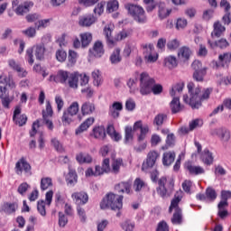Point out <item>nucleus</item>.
Returning a JSON list of instances; mask_svg holds the SVG:
<instances>
[{
	"instance_id": "obj_56",
	"label": "nucleus",
	"mask_w": 231,
	"mask_h": 231,
	"mask_svg": "<svg viewBox=\"0 0 231 231\" xmlns=\"http://www.w3.org/2000/svg\"><path fill=\"white\" fill-rule=\"evenodd\" d=\"M8 64L12 69L14 71H17V73H21L23 71V68H21V65H19L17 62L14 61V60H9Z\"/></svg>"
},
{
	"instance_id": "obj_8",
	"label": "nucleus",
	"mask_w": 231,
	"mask_h": 231,
	"mask_svg": "<svg viewBox=\"0 0 231 231\" xmlns=\"http://www.w3.org/2000/svg\"><path fill=\"white\" fill-rule=\"evenodd\" d=\"M154 79L149 77V74L143 72L140 75V93L141 95H149L152 92V86H154Z\"/></svg>"
},
{
	"instance_id": "obj_5",
	"label": "nucleus",
	"mask_w": 231,
	"mask_h": 231,
	"mask_svg": "<svg viewBox=\"0 0 231 231\" xmlns=\"http://www.w3.org/2000/svg\"><path fill=\"white\" fill-rule=\"evenodd\" d=\"M181 198H183V191L179 190L175 193L173 199L171 200L169 211L172 212V208H175V212L171 218V223L173 225H180L181 224V208L178 207L180 201H181Z\"/></svg>"
},
{
	"instance_id": "obj_55",
	"label": "nucleus",
	"mask_w": 231,
	"mask_h": 231,
	"mask_svg": "<svg viewBox=\"0 0 231 231\" xmlns=\"http://www.w3.org/2000/svg\"><path fill=\"white\" fill-rule=\"evenodd\" d=\"M98 1L99 0H79V4L88 8L89 6H95Z\"/></svg>"
},
{
	"instance_id": "obj_32",
	"label": "nucleus",
	"mask_w": 231,
	"mask_h": 231,
	"mask_svg": "<svg viewBox=\"0 0 231 231\" xmlns=\"http://www.w3.org/2000/svg\"><path fill=\"white\" fill-rule=\"evenodd\" d=\"M82 116H86V115H93L95 113V105L90 102H86L81 106Z\"/></svg>"
},
{
	"instance_id": "obj_60",
	"label": "nucleus",
	"mask_w": 231,
	"mask_h": 231,
	"mask_svg": "<svg viewBox=\"0 0 231 231\" xmlns=\"http://www.w3.org/2000/svg\"><path fill=\"white\" fill-rule=\"evenodd\" d=\"M77 212H78V216L79 217V219L82 223H86V210H84V208H82V207L78 206L77 207Z\"/></svg>"
},
{
	"instance_id": "obj_53",
	"label": "nucleus",
	"mask_w": 231,
	"mask_h": 231,
	"mask_svg": "<svg viewBox=\"0 0 231 231\" xmlns=\"http://www.w3.org/2000/svg\"><path fill=\"white\" fill-rule=\"evenodd\" d=\"M129 142H133V127L126 126L125 143H129Z\"/></svg>"
},
{
	"instance_id": "obj_16",
	"label": "nucleus",
	"mask_w": 231,
	"mask_h": 231,
	"mask_svg": "<svg viewBox=\"0 0 231 231\" xmlns=\"http://www.w3.org/2000/svg\"><path fill=\"white\" fill-rule=\"evenodd\" d=\"M104 55V45L101 42H96L93 49L89 50V57H97V59Z\"/></svg>"
},
{
	"instance_id": "obj_63",
	"label": "nucleus",
	"mask_w": 231,
	"mask_h": 231,
	"mask_svg": "<svg viewBox=\"0 0 231 231\" xmlns=\"http://www.w3.org/2000/svg\"><path fill=\"white\" fill-rule=\"evenodd\" d=\"M59 225L60 226H64L65 225H68V217H66V215H64V213L62 212L59 213Z\"/></svg>"
},
{
	"instance_id": "obj_35",
	"label": "nucleus",
	"mask_w": 231,
	"mask_h": 231,
	"mask_svg": "<svg viewBox=\"0 0 231 231\" xmlns=\"http://www.w3.org/2000/svg\"><path fill=\"white\" fill-rule=\"evenodd\" d=\"M106 133L112 140H115V142H119V140H122V135L116 133V130H115V126L113 125H109L107 126Z\"/></svg>"
},
{
	"instance_id": "obj_11",
	"label": "nucleus",
	"mask_w": 231,
	"mask_h": 231,
	"mask_svg": "<svg viewBox=\"0 0 231 231\" xmlns=\"http://www.w3.org/2000/svg\"><path fill=\"white\" fill-rule=\"evenodd\" d=\"M160 158V153L156 151L150 152L147 155L146 163L143 164L142 170L152 169L156 163V160Z\"/></svg>"
},
{
	"instance_id": "obj_44",
	"label": "nucleus",
	"mask_w": 231,
	"mask_h": 231,
	"mask_svg": "<svg viewBox=\"0 0 231 231\" xmlns=\"http://www.w3.org/2000/svg\"><path fill=\"white\" fill-rule=\"evenodd\" d=\"M49 187H53V182L51 181V178L45 177L41 180V189L42 190H48Z\"/></svg>"
},
{
	"instance_id": "obj_7",
	"label": "nucleus",
	"mask_w": 231,
	"mask_h": 231,
	"mask_svg": "<svg viewBox=\"0 0 231 231\" xmlns=\"http://www.w3.org/2000/svg\"><path fill=\"white\" fill-rule=\"evenodd\" d=\"M125 9L137 23H145L147 21V17H145V11H143V8H142V6L133 4H127L125 5Z\"/></svg>"
},
{
	"instance_id": "obj_64",
	"label": "nucleus",
	"mask_w": 231,
	"mask_h": 231,
	"mask_svg": "<svg viewBox=\"0 0 231 231\" xmlns=\"http://www.w3.org/2000/svg\"><path fill=\"white\" fill-rule=\"evenodd\" d=\"M156 231H169V226L167 225V222L161 221L157 226Z\"/></svg>"
},
{
	"instance_id": "obj_13",
	"label": "nucleus",
	"mask_w": 231,
	"mask_h": 231,
	"mask_svg": "<svg viewBox=\"0 0 231 231\" xmlns=\"http://www.w3.org/2000/svg\"><path fill=\"white\" fill-rule=\"evenodd\" d=\"M15 171L16 174H23V171L26 174H32V166L30 165V163H28V162H26V160L21 159L16 162Z\"/></svg>"
},
{
	"instance_id": "obj_54",
	"label": "nucleus",
	"mask_w": 231,
	"mask_h": 231,
	"mask_svg": "<svg viewBox=\"0 0 231 231\" xmlns=\"http://www.w3.org/2000/svg\"><path fill=\"white\" fill-rule=\"evenodd\" d=\"M104 6H106V2H100L97 5V6L94 8V14L96 15H102L104 14Z\"/></svg>"
},
{
	"instance_id": "obj_9",
	"label": "nucleus",
	"mask_w": 231,
	"mask_h": 231,
	"mask_svg": "<svg viewBox=\"0 0 231 231\" xmlns=\"http://www.w3.org/2000/svg\"><path fill=\"white\" fill-rule=\"evenodd\" d=\"M159 187L157 188V193L161 198H169V190H172L174 189V180L170 179L167 180L166 177H162L158 181ZM168 189H167V187Z\"/></svg>"
},
{
	"instance_id": "obj_62",
	"label": "nucleus",
	"mask_w": 231,
	"mask_h": 231,
	"mask_svg": "<svg viewBox=\"0 0 231 231\" xmlns=\"http://www.w3.org/2000/svg\"><path fill=\"white\" fill-rule=\"evenodd\" d=\"M101 168L105 171L106 174L111 172V166L109 164V159L106 158L103 161Z\"/></svg>"
},
{
	"instance_id": "obj_45",
	"label": "nucleus",
	"mask_w": 231,
	"mask_h": 231,
	"mask_svg": "<svg viewBox=\"0 0 231 231\" xmlns=\"http://www.w3.org/2000/svg\"><path fill=\"white\" fill-rule=\"evenodd\" d=\"M61 122H62L63 125H69V124H71V122H73V116H71L69 112L65 110L63 112V116L61 117Z\"/></svg>"
},
{
	"instance_id": "obj_33",
	"label": "nucleus",
	"mask_w": 231,
	"mask_h": 231,
	"mask_svg": "<svg viewBox=\"0 0 231 231\" xmlns=\"http://www.w3.org/2000/svg\"><path fill=\"white\" fill-rule=\"evenodd\" d=\"M91 41H93V36L89 32H84L80 34V42L82 48H88L89 44H91Z\"/></svg>"
},
{
	"instance_id": "obj_37",
	"label": "nucleus",
	"mask_w": 231,
	"mask_h": 231,
	"mask_svg": "<svg viewBox=\"0 0 231 231\" xmlns=\"http://www.w3.org/2000/svg\"><path fill=\"white\" fill-rule=\"evenodd\" d=\"M76 160L79 163H91L93 162V158L88 153H79Z\"/></svg>"
},
{
	"instance_id": "obj_22",
	"label": "nucleus",
	"mask_w": 231,
	"mask_h": 231,
	"mask_svg": "<svg viewBox=\"0 0 231 231\" xmlns=\"http://www.w3.org/2000/svg\"><path fill=\"white\" fill-rule=\"evenodd\" d=\"M172 12L171 9H167V5L163 2H160L158 4V15L160 19H167L171 13Z\"/></svg>"
},
{
	"instance_id": "obj_4",
	"label": "nucleus",
	"mask_w": 231,
	"mask_h": 231,
	"mask_svg": "<svg viewBox=\"0 0 231 231\" xmlns=\"http://www.w3.org/2000/svg\"><path fill=\"white\" fill-rule=\"evenodd\" d=\"M55 82H60V84H69V88L77 89L79 88V74L71 73L66 70L58 71L54 78Z\"/></svg>"
},
{
	"instance_id": "obj_31",
	"label": "nucleus",
	"mask_w": 231,
	"mask_h": 231,
	"mask_svg": "<svg viewBox=\"0 0 231 231\" xmlns=\"http://www.w3.org/2000/svg\"><path fill=\"white\" fill-rule=\"evenodd\" d=\"M95 21H97V18L93 15L88 16H81L79 17V26H91V24L95 23Z\"/></svg>"
},
{
	"instance_id": "obj_21",
	"label": "nucleus",
	"mask_w": 231,
	"mask_h": 231,
	"mask_svg": "<svg viewBox=\"0 0 231 231\" xmlns=\"http://www.w3.org/2000/svg\"><path fill=\"white\" fill-rule=\"evenodd\" d=\"M124 109V106L121 102H114L113 105L109 107V115L113 118H118L120 116V111Z\"/></svg>"
},
{
	"instance_id": "obj_58",
	"label": "nucleus",
	"mask_w": 231,
	"mask_h": 231,
	"mask_svg": "<svg viewBox=\"0 0 231 231\" xmlns=\"http://www.w3.org/2000/svg\"><path fill=\"white\" fill-rule=\"evenodd\" d=\"M191 68L194 71H203V63L201 60H195L191 64Z\"/></svg>"
},
{
	"instance_id": "obj_28",
	"label": "nucleus",
	"mask_w": 231,
	"mask_h": 231,
	"mask_svg": "<svg viewBox=\"0 0 231 231\" xmlns=\"http://www.w3.org/2000/svg\"><path fill=\"white\" fill-rule=\"evenodd\" d=\"M116 192L119 194L126 192V194H131V182H120L115 187Z\"/></svg>"
},
{
	"instance_id": "obj_1",
	"label": "nucleus",
	"mask_w": 231,
	"mask_h": 231,
	"mask_svg": "<svg viewBox=\"0 0 231 231\" xmlns=\"http://www.w3.org/2000/svg\"><path fill=\"white\" fill-rule=\"evenodd\" d=\"M189 97L188 95L183 96V102L189 104L192 109H199L202 106L203 94L201 93V88L197 87L194 88V83L189 82L187 85Z\"/></svg>"
},
{
	"instance_id": "obj_17",
	"label": "nucleus",
	"mask_w": 231,
	"mask_h": 231,
	"mask_svg": "<svg viewBox=\"0 0 231 231\" xmlns=\"http://www.w3.org/2000/svg\"><path fill=\"white\" fill-rule=\"evenodd\" d=\"M125 167L124 164V160L122 158L113 159L111 163V173L120 174V171Z\"/></svg>"
},
{
	"instance_id": "obj_47",
	"label": "nucleus",
	"mask_w": 231,
	"mask_h": 231,
	"mask_svg": "<svg viewBox=\"0 0 231 231\" xmlns=\"http://www.w3.org/2000/svg\"><path fill=\"white\" fill-rule=\"evenodd\" d=\"M92 78L94 80V86H100L102 84V77L100 76V71L99 70H94L92 72Z\"/></svg>"
},
{
	"instance_id": "obj_29",
	"label": "nucleus",
	"mask_w": 231,
	"mask_h": 231,
	"mask_svg": "<svg viewBox=\"0 0 231 231\" xmlns=\"http://www.w3.org/2000/svg\"><path fill=\"white\" fill-rule=\"evenodd\" d=\"M92 136L97 140H104L106 138V128L104 126H96L92 130Z\"/></svg>"
},
{
	"instance_id": "obj_6",
	"label": "nucleus",
	"mask_w": 231,
	"mask_h": 231,
	"mask_svg": "<svg viewBox=\"0 0 231 231\" xmlns=\"http://www.w3.org/2000/svg\"><path fill=\"white\" fill-rule=\"evenodd\" d=\"M46 52V47L44 46V43H40L34 45L31 49H27L26 51V57L29 64H33V53L37 59V60H42L44 59V53Z\"/></svg>"
},
{
	"instance_id": "obj_26",
	"label": "nucleus",
	"mask_w": 231,
	"mask_h": 231,
	"mask_svg": "<svg viewBox=\"0 0 231 231\" xmlns=\"http://www.w3.org/2000/svg\"><path fill=\"white\" fill-rule=\"evenodd\" d=\"M213 28L214 30L211 33L212 37H221L226 31V28L221 24V22H215Z\"/></svg>"
},
{
	"instance_id": "obj_49",
	"label": "nucleus",
	"mask_w": 231,
	"mask_h": 231,
	"mask_svg": "<svg viewBox=\"0 0 231 231\" xmlns=\"http://www.w3.org/2000/svg\"><path fill=\"white\" fill-rule=\"evenodd\" d=\"M22 33L30 39H33L37 35V31L34 27H29L26 30L22 31Z\"/></svg>"
},
{
	"instance_id": "obj_36",
	"label": "nucleus",
	"mask_w": 231,
	"mask_h": 231,
	"mask_svg": "<svg viewBox=\"0 0 231 231\" xmlns=\"http://www.w3.org/2000/svg\"><path fill=\"white\" fill-rule=\"evenodd\" d=\"M231 198L230 190H222L221 191V201L218 203L219 207H228V199Z\"/></svg>"
},
{
	"instance_id": "obj_3",
	"label": "nucleus",
	"mask_w": 231,
	"mask_h": 231,
	"mask_svg": "<svg viewBox=\"0 0 231 231\" xmlns=\"http://www.w3.org/2000/svg\"><path fill=\"white\" fill-rule=\"evenodd\" d=\"M124 196L109 193L104 198L100 203L103 210L111 208V210H120L124 207Z\"/></svg>"
},
{
	"instance_id": "obj_34",
	"label": "nucleus",
	"mask_w": 231,
	"mask_h": 231,
	"mask_svg": "<svg viewBox=\"0 0 231 231\" xmlns=\"http://www.w3.org/2000/svg\"><path fill=\"white\" fill-rule=\"evenodd\" d=\"M114 28H115V25L108 24V25H106L105 29H104V33L106 37V41H107V43L109 44V46H113L115 44V42L113 41V38L111 37V33H112Z\"/></svg>"
},
{
	"instance_id": "obj_42",
	"label": "nucleus",
	"mask_w": 231,
	"mask_h": 231,
	"mask_svg": "<svg viewBox=\"0 0 231 231\" xmlns=\"http://www.w3.org/2000/svg\"><path fill=\"white\" fill-rule=\"evenodd\" d=\"M167 120V115L159 114L153 119V125H157V127H162L163 125V122Z\"/></svg>"
},
{
	"instance_id": "obj_23",
	"label": "nucleus",
	"mask_w": 231,
	"mask_h": 231,
	"mask_svg": "<svg viewBox=\"0 0 231 231\" xmlns=\"http://www.w3.org/2000/svg\"><path fill=\"white\" fill-rule=\"evenodd\" d=\"M79 177L77 176V171L75 170L69 169V173L66 177V181L68 187H75L77 185V182L79 181Z\"/></svg>"
},
{
	"instance_id": "obj_15",
	"label": "nucleus",
	"mask_w": 231,
	"mask_h": 231,
	"mask_svg": "<svg viewBox=\"0 0 231 231\" xmlns=\"http://www.w3.org/2000/svg\"><path fill=\"white\" fill-rule=\"evenodd\" d=\"M0 84H5L10 89H15L17 88V84H15V80H14V76H6L5 73L0 75Z\"/></svg>"
},
{
	"instance_id": "obj_12",
	"label": "nucleus",
	"mask_w": 231,
	"mask_h": 231,
	"mask_svg": "<svg viewBox=\"0 0 231 231\" xmlns=\"http://www.w3.org/2000/svg\"><path fill=\"white\" fill-rule=\"evenodd\" d=\"M231 62V53L219 54L218 60L215 62L216 68H228Z\"/></svg>"
},
{
	"instance_id": "obj_39",
	"label": "nucleus",
	"mask_w": 231,
	"mask_h": 231,
	"mask_svg": "<svg viewBox=\"0 0 231 231\" xmlns=\"http://www.w3.org/2000/svg\"><path fill=\"white\" fill-rule=\"evenodd\" d=\"M120 5L118 4V0H110L106 5V11L108 14H113V12H116L118 10Z\"/></svg>"
},
{
	"instance_id": "obj_57",
	"label": "nucleus",
	"mask_w": 231,
	"mask_h": 231,
	"mask_svg": "<svg viewBox=\"0 0 231 231\" xmlns=\"http://www.w3.org/2000/svg\"><path fill=\"white\" fill-rule=\"evenodd\" d=\"M47 26H50V19L40 20L35 23V28H37V30L47 28Z\"/></svg>"
},
{
	"instance_id": "obj_14",
	"label": "nucleus",
	"mask_w": 231,
	"mask_h": 231,
	"mask_svg": "<svg viewBox=\"0 0 231 231\" xmlns=\"http://www.w3.org/2000/svg\"><path fill=\"white\" fill-rule=\"evenodd\" d=\"M71 198L75 201L76 205H78V207H80L81 205H86V203L89 201V197L88 196V193L84 191L74 192L71 195Z\"/></svg>"
},
{
	"instance_id": "obj_61",
	"label": "nucleus",
	"mask_w": 231,
	"mask_h": 231,
	"mask_svg": "<svg viewBox=\"0 0 231 231\" xmlns=\"http://www.w3.org/2000/svg\"><path fill=\"white\" fill-rule=\"evenodd\" d=\"M215 175L216 176H226V170L223 168L221 165L215 166Z\"/></svg>"
},
{
	"instance_id": "obj_50",
	"label": "nucleus",
	"mask_w": 231,
	"mask_h": 231,
	"mask_svg": "<svg viewBox=\"0 0 231 231\" xmlns=\"http://www.w3.org/2000/svg\"><path fill=\"white\" fill-rule=\"evenodd\" d=\"M66 111L69 113L72 116H75L79 113V103L73 102Z\"/></svg>"
},
{
	"instance_id": "obj_38",
	"label": "nucleus",
	"mask_w": 231,
	"mask_h": 231,
	"mask_svg": "<svg viewBox=\"0 0 231 231\" xmlns=\"http://www.w3.org/2000/svg\"><path fill=\"white\" fill-rule=\"evenodd\" d=\"M186 169L189 171V172L190 174H202L203 173V168L199 167V166H194L192 165V163L188 162L186 164Z\"/></svg>"
},
{
	"instance_id": "obj_52",
	"label": "nucleus",
	"mask_w": 231,
	"mask_h": 231,
	"mask_svg": "<svg viewBox=\"0 0 231 231\" xmlns=\"http://www.w3.org/2000/svg\"><path fill=\"white\" fill-rule=\"evenodd\" d=\"M68 58V53L63 50H58L56 51V59L59 62H64Z\"/></svg>"
},
{
	"instance_id": "obj_51",
	"label": "nucleus",
	"mask_w": 231,
	"mask_h": 231,
	"mask_svg": "<svg viewBox=\"0 0 231 231\" xmlns=\"http://www.w3.org/2000/svg\"><path fill=\"white\" fill-rule=\"evenodd\" d=\"M167 48L168 50H171V51L174 50H178L180 48V41L178 39L171 40L167 42Z\"/></svg>"
},
{
	"instance_id": "obj_2",
	"label": "nucleus",
	"mask_w": 231,
	"mask_h": 231,
	"mask_svg": "<svg viewBox=\"0 0 231 231\" xmlns=\"http://www.w3.org/2000/svg\"><path fill=\"white\" fill-rule=\"evenodd\" d=\"M185 84L176 83L171 87V89L170 90V95L172 97V100L170 103V107L173 115L183 111V106H181V103H180V97H181V93L183 92Z\"/></svg>"
},
{
	"instance_id": "obj_48",
	"label": "nucleus",
	"mask_w": 231,
	"mask_h": 231,
	"mask_svg": "<svg viewBox=\"0 0 231 231\" xmlns=\"http://www.w3.org/2000/svg\"><path fill=\"white\" fill-rule=\"evenodd\" d=\"M143 187H145V182H143V180H142L140 178L135 179V180L134 181V191L140 192V190H142Z\"/></svg>"
},
{
	"instance_id": "obj_18",
	"label": "nucleus",
	"mask_w": 231,
	"mask_h": 231,
	"mask_svg": "<svg viewBox=\"0 0 231 231\" xmlns=\"http://www.w3.org/2000/svg\"><path fill=\"white\" fill-rule=\"evenodd\" d=\"M190 55H192V51H190V48L183 46L180 49H179L178 58L182 62H187L188 60H189Z\"/></svg>"
},
{
	"instance_id": "obj_43",
	"label": "nucleus",
	"mask_w": 231,
	"mask_h": 231,
	"mask_svg": "<svg viewBox=\"0 0 231 231\" xmlns=\"http://www.w3.org/2000/svg\"><path fill=\"white\" fill-rule=\"evenodd\" d=\"M17 203H5L3 208L4 212H5L6 214H13V212H15V210H17Z\"/></svg>"
},
{
	"instance_id": "obj_59",
	"label": "nucleus",
	"mask_w": 231,
	"mask_h": 231,
	"mask_svg": "<svg viewBox=\"0 0 231 231\" xmlns=\"http://www.w3.org/2000/svg\"><path fill=\"white\" fill-rule=\"evenodd\" d=\"M137 82H138V79H136V78H130L128 79L126 84H127L131 93H133V91H134Z\"/></svg>"
},
{
	"instance_id": "obj_20",
	"label": "nucleus",
	"mask_w": 231,
	"mask_h": 231,
	"mask_svg": "<svg viewBox=\"0 0 231 231\" xmlns=\"http://www.w3.org/2000/svg\"><path fill=\"white\" fill-rule=\"evenodd\" d=\"M95 124V117H88L87 118L77 129H76V134H82L84 131H88L89 127H91V125Z\"/></svg>"
},
{
	"instance_id": "obj_27",
	"label": "nucleus",
	"mask_w": 231,
	"mask_h": 231,
	"mask_svg": "<svg viewBox=\"0 0 231 231\" xmlns=\"http://www.w3.org/2000/svg\"><path fill=\"white\" fill-rule=\"evenodd\" d=\"M164 66L166 68H169V69H174V68L178 67V58L173 55H169L166 58H164Z\"/></svg>"
},
{
	"instance_id": "obj_24",
	"label": "nucleus",
	"mask_w": 231,
	"mask_h": 231,
	"mask_svg": "<svg viewBox=\"0 0 231 231\" xmlns=\"http://www.w3.org/2000/svg\"><path fill=\"white\" fill-rule=\"evenodd\" d=\"M174 160H176V153L174 152H166L162 156V164L165 167H169L174 163Z\"/></svg>"
},
{
	"instance_id": "obj_46",
	"label": "nucleus",
	"mask_w": 231,
	"mask_h": 231,
	"mask_svg": "<svg viewBox=\"0 0 231 231\" xmlns=\"http://www.w3.org/2000/svg\"><path fill=\"white\" fill-rule=\"evenodd\" d=\"M37 210L42 217H46V202L44 200L38 201Z\"/></svg>"
},
{
	"instance_id": "obj_10",
	"label": "nucleus",
	"mask_w": 231,
	"mask_h": 231,
	"mask_svg": "<svg viewBox=\"0 0 231 231\" xmlns=\"http://www.w3.org/2000/svg\"><path fill=\"white\" fill-rule=\"evenodd\" d=\"M211 136H217L224 143L230 142V130L225 127L213 128L210 130Z\"/></svg>"
},
{
	"instance_id": "obj_40",
	"label": "nucleus",
	"mask_w": 231,
	"mask_h": 231,
	"mask_svg": "<svg viewBox=\"0 0 231 231\" xmlns=\"http://www.w3.org/2000/svg\"><path fill=\"white\" fill-rule=\"evenodd\" d=\"M110 61L112 64H118L122 62V56H120V49H116L110 56Z\"/></svg>"
},
{
	"instance_id": "obj_25",
	"label": "nucleus",
	"mask_w": 231,
	"mask_h": 231,
	"mask_svg": "<svg viewBox=\"0 0 231 231\" xmlns=\"http://www.w3.org/2000/svg\"><path fill=\"white\" fill-rule=\"evenodd\" d=\"M203 163L208 167L214 164V153L208 148H206L203 152Z\"/></svg>"
},
{
	"instance_id": "obj_41",
	"label": "nucleus",
	"mask_w": 231,
	"mask_h": 231,
	"mask_svg": "<svg viewBox=\"0 0 231 231\" xmlns=\"http://www.w3.org/2000/svg\"><path fill=\"white\" fill-rule=\"evenodd\" d=\"M208 44L210 45L211 48L217 46V48H221V50H223L225 48H227L228 42L226 41V39H220L215 42L214 43H211L210 41H208Z\"/></svg>"
},
{
	"instance_id": "obj_19",
	"label": "nucleus",
	"mask_w": 231,
	"mask_h": 231,
	"mask_svg": "<svg viewBox=\"0 0 231 231\" xmlns=\"http://www.w3.org/2000/svg\"><path fill=\"white\" fill-rule=\"evenodd\" d=\"M215 199H217V192L214 188L209 186L206 189L204 201L206 203H214Z\"/></svg>"
},
{
	"instance_id": "obj_30",
	"label": "nucleus",
	"mask_w": 231,
	"mask_h": 231,
	"mask_svg": "<svg viewBox=\"0 0 231 231\" xmlns=\"http://www.w3.org/2000/svg\"><path fill=\"white\" fill-rule=\"evenodd\" d=\"M30 5L33 6V4L32 3H24L23 5H18L14 9L16 15H24V14H28V12H30Z\"/></svg>"
}]
</instances>
